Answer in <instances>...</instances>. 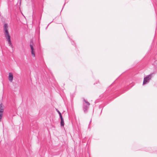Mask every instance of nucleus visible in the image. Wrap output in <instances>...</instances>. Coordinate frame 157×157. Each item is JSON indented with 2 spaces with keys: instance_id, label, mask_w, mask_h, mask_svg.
<instances>
[{
  "instance_id": "f257e3e1",
  "label": "nucleus",
  "mask_w": 157,
  "mask_h": 157,
  "mask_svg": "<svg viewBox=\"0 0 157 157\" xmlns=\"http://www.w3.org/2000/svg\"><path fill=\"white\" fill-rule=\"evenodd\" d=\"M8 26L7 23L4 24L3 26V30L4 31V34L6 39V40L8 41L9 46L12 47L11 42L10 39V36L8 31Z\"/></svg>"
},
{
  "instance_id": "f03ea898",
  "label": "nucleus",
  "mask_w": 157,
  "mask_h": 157,
  "mask_svg": "<svg viewBox=\"0 0 157 157\" xmlns=\"http://www.w3.org/2000/svg\"><path fill=\"white\" fill-rule=\"evenodd\" d=\"M83 101L85 103H83L82 108L84 113H86L89 109L90 103L84 98L83 99Z\"/></svg>"
},
{
  "instance_id": "7ed1b4c3",
  "label": "nucleus",
  "mask_w": 157,
  "mask_h": 157,
  "mask_svg": "<svg viewBox=\"0 0 157 157\" xmlns=\"http://www.w3.org/2000/svg\"><path fill=\"white\" fill-rule=\"evenodd\" d=\"M33 44H34V43L33 42V39H31L30 40V46L31 48L32 55L33 57H35V54L34 49L33 46Z\"/></svg>"
},
{
  "instance_id": "20e7f679",
  "label": "nucleus",
  "mask_w": 157,
  "mask_h": 157,
  "mask_svg": "<svg viewBox=\"0 0 157 157\" xmlns=\"http://www.w3.org/2000/svg\"><path fill=\"white\" fill-rule=\"evenodd\" d=\"M153 74H150L147 75L144 78L143 85L149 82V81L151 79Z\"/></svg>"
},
{
  "instance_id": "39448f33",
  "label": "nucleus",
  "mask_w": 157,
  "mask_h": 157,
  "mask_svg": "<svg viewBox=\"0 0 157 157\" xmlns=\"http://www.w3.org/2000/svg\"><path fill=\"white\" fill-rule=\"evenodd\" d=\"M13 79V76L11 73H9V79L10 82H12Z\"/></svg>"
},
{
  "instance_id": "423d86ee",
  "label": "nucleus",
  "mask_w": 157,
  "mask_h": 157,
  "mask_svg": "<svg viewBox=\"0 0 157 157\" xmlns=\"http://www.w3.org/2000/svg\"><path fill=\"white\" fill-rule=\"evenodd\" d=\"M3 105L2 103L0 104V113H3L4 111V109L3 107Z\"/></svg>"
},
{
  "instance_id": "0eeeda50",
  "label": "nucleus",
  "mask_w": 157,
  "mask_h": 157,
  "mask_svg": "<svg viewBox=\"0 0 157 157\" xmlns=\"http://www.w3.org/2000/svg\"><path fill=\"white\" fill-rule=\"evenodd\" d=\"M60 120H61V121H60L61 125V126H63L64 125V124L63 119H62Z\"/></svg>"
},
{
  "instance_id": "6e6552de",
  "label": "nucleus",
  "mask_w": 157,
  "mask_h": 157,
  "mask_svg": "<svg viewBox=\"0 0 157 157\" xmlns=\"http://www.w3.org/2000/svg\"><path fill=\"white\" fill-rule=\"evenodd\" d=\"M3 115V113H0V122L1 121V119L2 118V116Z\"/></svg>"
},
{
  "instance_id": "1a4fd4ad",
  "label": "nucleus",
  "mask_w": 157,
  "mask_h": 157,
  "mask_svg": "<svg viewBox=\"0 0 157 157\" xmlns=\"http://www.w3.org/2000/svg\"><path fill=\"white\" fill-rule=\"evenodd\" d=\"M56 111H57V112H58V114H59V115L60 114H61V113H60V112H59V111L57 109H56Z\"/></svg>"
},
{
  "instance_id": "9d476101",
  "label": "nucleus",
  "mask_w": 157,
  "mask_h": 157,
  "mask_svg": "<svg viewBox=\"0 0 157 157\" xmlns=\"http://www.w3.org/2000/svg\"><path fill=\"white\" fill-rule=\"evenodd\" d=\"M59 117H60V119H63V118L62 117L61 114H59Z\"/></svg>"
},
{
  "instance_id": "9b49d317",
  "label": "nucleus",
  "mask_w": 157,
  "mask_h": 157,
  "mask_svg": "<svg viewBox=\"0 0 157 157\" xmlns=\"http://www.w3.org/2000/svg\"><path fill=\"white\" fill-rule=\"evenodd\" d=\"M49 24H48V26H47V27H46V29H47V27H48V26Z\"/></svg>"
}]
</instances>
